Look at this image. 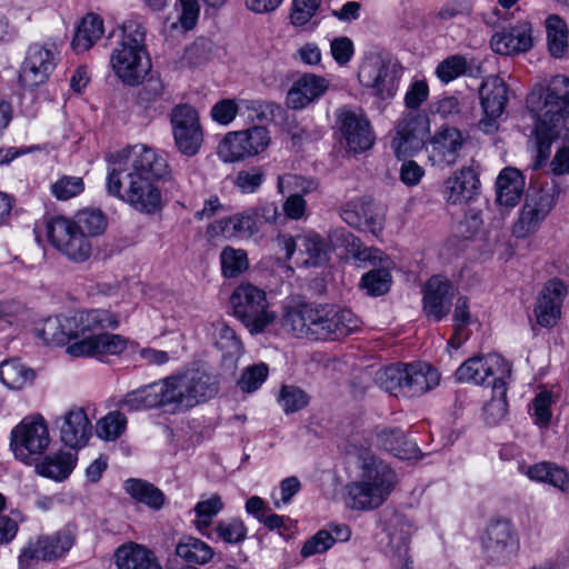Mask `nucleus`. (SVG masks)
<instances>
[{
	"instance_id": "f257e3e1",
	"label": "nucleus",
	"mask_w": 569,
	"mask_h": 569,
	"mask_svg": "<svg viewBox=\"0 0 569 569\" xmlns=\"http://www.w3.org/2000/svg\"><path fill=\"white\" fill-rule=\"evenodd\" d=\"M107 191L134 210L152 213L161 206L156 184L170 177L166 154L147 144L128 146L108 158Z\"/></svg>"
},
{
	"instance_id": "f03ea898",
	"label": "nucleus",
	"mask_w": 569,
	"mask_h": 569,
	"mask_svg": "<svg viewBox=\"0 0 569 569\" xmlns=\"http://www.w3.org/2000/svg\"><path fill=\"white\" fill-rule=\"evenodd\" d=\"M527 108L536 119L533 136L541 164L548 160L556 139L565 133L569 140V78L555 76L546 87H533L527 97Z\"/></svg>"
},
{
	"instance_id": "7ed1b4c3",
	"label": "nucleus",
	"mask_w": 569,
	"mask_h": 569,
	"mask_svg": "<svg viewBox=\"0 0 569 569\" xmlns=\"http://www.w3.org/2000/svg\"><path fill=\"white\" fill-rule=\"evenodd\" d=\"M118 326V316L104 309L79 311L69 316L63 328L73 331L76 341L68 346L67 352L74 357L120 355L127 348V339L120 335L103 332Z\"/></svg>"
},
{
	"instance_id": "20e7f679",
	"label": "nucleus",
	"mask_w": 569,
	"mask_h": 569,
	"mask_svg": "<svg viewBox=\"0 0 569 569\" xmlns=\"http://www.w3.org/2000/svg\"><path fill=\"white\" fill-rule=\"evenodd\" d=\"M396 486V475L380 459L367 456L360 466V477L346 486V503L357 511L380 507Z\"/></svg>"
},
{
	"instance_id": "39448f33",
	"label": "nucleus",
	"mask_w": 569,
	"mask_h": 569,
	"mask_svg": "<svg viewBox=\"0 0 569 569\" xmlns=\"http://www.w3.org/2000/svg\"><path fill=\"white\" fill-rule=\"evenodd\" d=\"M121 34V41L111 52L110 64L123 83L137 86L150 69L146 27L138 18H131L122 23Z\"/></svg>"
},
{
	"instance_id": "423d86ee",
	"label": "nucleus",
	"mask_w": 569,
	"mask_h": 569,
	"mask_svg": "<svg viewBox=\"0 0 569 569\" xmlns=\"http://www.w3.org/2000/svg\"><path fill=\"white\" fill-rule=\"evenodd\" d=\"M121 406L129 411L157 408L171 415L187 412L177 375L128 392L123 397Z\"/></svg>"
},
{
	"instance_id": "0eeeda50",
	"label": "nucleus",
	"mask_w": 569,
	"mask_h": 569,
	"mask_svg": "<svg viewBox=\"0 0 569 569\" xmlns=\"http://www.w3.org/2000/svg\"><path fill=\"white\" fill-rule=\"evenodd\" d=\"M230 302L233 315L252 335L261 333L276 319L269 310L264 290L249 283H240L232 292Z\"/></svg>"
},
{
	"instance_id": "6e6552de",
	"label": "nucleus",
	"mask_w": 569,
	"mask_h": 569,
	"mask_svg": "<svg viewBox=\"0 0 569 569\" xmlns=\"http://www.w3.org/2000/svg\"><path fill=\"white\" fill-rule=\"evenodd\" d=\"M510 375V363L497 353L471 357L461 363L456 371L458 381L477 386L491 385L492 391L500 395L506 393V379Z\"/></svg>"
},
{
	"instance_id": "1a4fd4ad",
	"label": "nucleus",
	"mask_w": 569,
	"mask_h": 569,
	"mask_svg": "<svg viewBox=\"0 0 569 569\" xmlns=\"http://www.w3.org/2000/svg\"><path fill=\"white\" fill-rule=\"evenodd\" d=\"M76 541L74 530L67 526L53 535L37 536L21 548L18 562L20 569H29L40 561H54L63 557Z\"/></svg>"
},
{
	"instance_id": "9d476101",
	"label": "nucleus",
	"mask_w": 569,
	"mask_h": 569,
	"mask_svg": "<svg viewBox=\"0 0 569 569\" xmlns=\"http://www.w3.org/2000/svg\"><path fill=\"white\" fill-rule=\"evenodd\" d=\"M269 130L263 126H253L244 130L228 132L217 148L223 162H236L263 152L270 144Z\"/></svg>"
},
{
	"instance_id": "9b49d317",
	"label": "nucleus",
	"mask_w": 569,
	"mask_h": 569,
	"mask_svg": "<svg viewBox=\"0 0 569 569\" xmlns=\"http://www.w3.org/2000/svg\"><path fill=\"white\" fill-rule=\"evenodd\" d=\"M59 54V46L54 41L30 44L19 72L21 86L34 89L43 84L56 69Z\"/></svg>"
},
{
	"instance_id": "f8f14e48",
	"label": "nucleus",
	"mask_w": 569,
	"mask_h": 569,
	"mask_svg": "<svg viewBox=\"0 0 569 569\" xmlns=\"http://www.w3.org/2000/svg\"><path fill=\"white\" fill-rule=\"evenodd\" d=\"M50 443L46 419L41 415L22 419L11 431L10 446L17 459L28 462L32 456L42 455Z\"/></svg>"
},
{
	"instance_id": "ddd939ff",
	"label": "nucleus",
	"mask_w": 569,
	"mask_h": 569,
	"mask_svg": "<svg viewBox=\"0 0 569 569\" xmlns=\"http://www.w3.org/2000/svg\"><path fill=\"white\" fill-rule=\"evenodd\" d=\"M47 234L51 244L71 261L83 262L91 256L92 246L89 238L64 217L59 216L49 220Z\"/></svg>"
},
{
	"instance_id": "4468645a",
	"label": "nucleus",
	"mask_w": 569,
	"mask_h": 569,
	"mask_svg": "<svg viewBox=\"0 0 569 569\" xmlns=\"http://www.w3.org/2000/svg\"><path fill=\"white\" fill-rule=\"evenodd\" d=\"M400 69L389 60L375 58L366 61L358 73L360 83L382 100L396 96L399 87Z\"/></svg>"
},
{
	"instance_id": "2eb2a0df",
	"label": "nucleus",
	"mask_w": 569,
	"mask_h": 569,
	"mask_svg": "<svg viewBox=\"0 0 569 569\" xmlns=\"http://www.w3.org/2000/svg\"><path fill=\"white\" fill-rule=\"evenodd\" d=\"M186 411L206 402L219 392L218 376L193 368L177 375Z\"/></svg>"
},
{
	"instance_id": "dca6fc26",
	"label": "nucleus",
	"mask_w": 569,
	"mask_h": 569,
	"mask_svg": "<svg viewBox=\"0 0 569 569\" xmlns=\"http://www.w3.org/2000/svg\"><path fill=\"white\" fill-rule=\"evenodd\" d=\"M482 547L489 559L506 562L519 549V538L513 525L507 519H499L488 525L482 537Z\"/></svg>"
},
{
	"instance_id": "f3484780",
	"label": "nucleus",
	"mask_w": 569,
	"mask_h": 569,
	"mask_svg": "<svg viewBox=\"0 0 569 569\" xmlns=\"http://www.w3.org/2000/svg\"><path fill=\"white\" fill-rule=\"evenodd\" d=\"M508 89L503 80L497 76L485 79L480 87V102L483 118L479 121V129L485 133H492L498 129V119L505 111L508 101Z\"/></svg>"
},
{
	"instance_id": "a211bd4d",
	"label": "nucleus",
	"mask_w": 569,
	"mask_h": 569,
	"mask_svg": "<svg viewBox=\"0 0 569 569\" xmlns=\"http://www.w3.org/2000/svg\"><path fill=\"white\" fill-rule=\"evenodd\" d=\"M337 119L350 151L358 153L371 148L375 137L369 121L361 111L340 108Z\"/></svg>"
},
{
	"instance_id": "6ab92c4d",
	"label": "nucleus",
	"mask_w": 569,
	"mask_h": 569,
	"mask_svg": "<svg viewBox=\"0 0 569 569\" xmlns=\"http://www.w3.org/2000/svg\"><path fill=\"white\" fill-rule=\"evenodd\" d=\"M60 440L71 449L83 448L92 435V425L83 408L73 406L56 418Z\"/></svg>"
},
{
	"instance_id": "aec40b11",
	"label": "nucleus",
	"mask_w": 569,
	"mask_h": 569,
	"mask_svg": "<svg viewBox=\"0 0 569 569\" xmlns=\"http://www.w3.org/2000/svg\"><path fill=\"white\" fill-rule=\"evenodd\" d=\"M553 206L555 197L550 189H530L516 226L518 234L526 236L535 231L549 214Z\"/></svg>"
},
{
	"instance_id": "412c9836",
	"label": "nucleus",
	"mask_w": 569,
	"mask_h": 569,
	"mask_svg": "<svg viewBox=\"0 0 569 569\" xmlns=\"http://www.w3.org/2000/svg\"><path fill=\"white\" fill-rule=\"evenodd\" d=\"M429 130L428 119L418 113H407L399 121L391 147L398 157L412 154L421 149Z\"/></svg>"
},
{
	"instance_id": "4be33fe9",
	"label": "nucleus",
	"mask_w": 569,
	"mask_h": 569,
	"mask_svg": "<svg viewBox=\"0 0 569 569\" xmlns=\"http://www.w3.org/2000/svg\"><path fill=\"white\" fill-rule=\"evenodd\" d=\"M466 139L453 127L441 128L430 140L429 159L435 166H453L463 149Z\"/></svg>"
},
{
	"instance_id": "5701e85b",
	"label": "nucleus",
	"mask_w": 569,
	"mask_h": 569,
	"mask_svg": "<svg viewBox=\"0 0 569 569\" xmlns=\"http://www.w3.org/2000/svg\"><path fill=\"white\" fill-rule=\"evenodd\" d=\"M453 296L452 284L447 278L431 277L423 289V312L429 319L442 320L450 312Z\"/></svg>"
},
{
	"instance_id": "b1692460",
	"label": "nucleus",
	"mask_w": 569,
	"mask_h": 569,
	"mask_svg": "<svg viewBox=\"0 0 569 569\" xmlns=\"http://www.w3.org/2000/svg\"><path fill=\"white\" fill-rule=\"evenodd\" d=\"M532 46V26L528 21H520L509 29L498 31L490 39L491 49L503 56L527 52Z\"/></svg>"
},
{
	"instance_id": "393cba45",
	"label": "nucleus",
	"mask_w": 569,
	"mask_h": 569,
	"mask_svg": "<svg viewBox=\"0 0 569 569\" xmlns=\"http://www.w3.org/2000/svg\"><path fill=\"white\" fill-rule=\"evenodd\" d=\"M329 89V81L315 73H305L299 77L287 93V106L293 110H301L318 101Z\"/></svg>"
},
{
	"instance_id": "a878e982",
	"label": "nucleus",
	"mask_w": 569,
	"mask_h": 569,
	"mask_svg": "<svg viewBox=\"0 0 569 569\" xmlns=\"http://www.w3.org/2000/svg\"><path fill=\"white\" fill-rule=\"evenodd\" d=\"M479 187L480 180L475 169L463 167L445 181L443 197L451 204L467 203L478 193Z\"/></svg>"
},
{
	"instance_id": "bb28decb",
	"label": "nucleus",
	"mask_w": 569,
	"mask_h": 569,
	"mask_svg": "<svg viewBox=\"0 0 569 569\" xmlns=\"http://www.w3.org/2000/svg\"><path fill=\"white\" fill-rule=\"evenodd\" d=\"M313 316H317V306L290 301L283 306L281 327L297 338L311 339Z\"/></svg>"
},
{
	"instance_id": "cd10ccee",
	"label": "nucleus",
	"mask_w": 569,
	"mask_h": 569,
	"mask_svg": "<svg viewBox=\"0 0 569 569\" xmlns=\"http://www.w3.org/2000/svg\"><path fill=\"white\" fill-rule=\"evenodd\" d=\"M565 286L559 280H550L540 291L535 313L542 327H552L560 317V303Z\"/></svg>"
},
{
	"instance_id": "c85d7f7f",
	"label": "nucleus",
	"mask_w": 569,
	"mask_h": 569,
	"mask_svg": "<svg viewBox=\"0 0 569 569\" xmlns=\"http://www.w3.org/2000/svg\"><path fill=\"white\" fill-rule=\"evenodd\" d=\"M440 375L437 369L425 362L406 365L405 393L411 397L421 396L439 385Z\"/></svg>"
},
{
	"instance_id": "c756f323",
	"label": "nucleus",
	"mask_w": 569,
	"mask_h": 569,
	"mask_svg": "<svg viewBox=\"0 0 569 569\" xmlns=\"http://www.w3.org/2000/svg\"><path fill=\"white\" fill-rule=\"evenodd\" d=\"M298 260L306 267H320L330 259L331 247L329 242L318 233L309 232L298 236Z\"/></svg>"
},
{
	"instance_id": "7c9ffc66",
	"label": "nucleus",
	"mask_w": 569,
	"mask_h": 569,
	"mask_svg": "<svg viewBox=\"0 0 569 569\" xmlns=\"http://www.w3.org/2000/svg\"><path fill=\"white\" fill-rule=\"evenodd\" d=\"M525 178L516 168H505L496 181L497 201L505 207H515L523 192Z\"/></svg>"
},
{
	"instance_id": "2f4dec72",
	"label": "nucleus",
	"mask_w": 569,
	"mask_h": 569,
	"mask_svg": "<svg viewBox=\"0 0 569 569\" xmlns=\"http://www.w3.org/2000/svg\"><path fill=\"white\" fill-rule=\"evenodd\" d=\"M116 565L118 569H162L150 550L134 543L123 545L117 549Z\"/></svg>"
},
{
	"instance_id": "473e14b6",
	"label": "nucleus",
	"mask_w": 569,
	"mask_h": 569,
	"mask_svg": "<svg viewBox=\"0 0 569 569\" xmlns=\"http://www.w3.org/2000/svg\"><path fill=\"white\" fill-rule=\"evenodd\" d=\"M412 532L413 526L407 518L401 515H393L387 527L389 552L407 560Z\"/></svg>"
},
{
	"instance_id": "72a5a7b5",
	"label": "nucleus",
	"mask_w": 569,
	"mask_h": 569,
	"mask_svg": "<svg viewBox=\"0 0 569 569\" xmlns=\"http://www.w3.org/2000/svg\"><path fill=\"white\" fill-rule=\"evenodd\" d=\"M257 212L249 209L244 212L237 213L227 219H221L209 227L212 234L221 233L226 237H234L241 234L251 236L257 231Z\"/></svg>"
},
{
	"instance_id": "f704fd0d",
	"label": "nucleus",
	"mask_w": 569,
	"mask_h": 569,
	"mask_svg": "<svg viewBox=\"0 0 569 569\" xmlns=\"http://www.w3.org/2000/svg\"><path fill=\"white\" fill-rule=\"evenodd\" d=\"M529 479L548 482L562 492L569 493V475L566 469L552 462H539L529 467H521Z\"/></svg>"
},
{
	"instance_id": "c9c22d12",
	"label": "nucleus",
	"mask_w": 569,
	"mask_h": 569,
	"mask_svg": "<svg viewBox=\"0 0 569 569\" xmlns=\"http://www.w3.org/2000/svg\"><path fill=\"white\" fill-rule=\"evenodd\" d=\"M103 20L94 13L87 14L76 30L71 42L77 53L88 51L103 34Z\"/></svg>"
},
{
	"instance_id": "e433bc0d",
	"label": "nucleus",
	"mask_w": 569,
	"mask_h": 569,
	"mask_svg": "<svg viewBox=\"0 0 569 569\" xmlns=\"http://www.w3.org/2000/svg\"><path fill=\"white\" fill-rule=\"evenodd\" d=\"M77 456L71 452L58 451L47 456L39 465L37 471L39 475L53 479H66L74 468Z\"/></svg>"
},
{
	"instance_id": "4c0bfd02",
	"label": "nucleus",
	"mask_w": 569,
	"mask_h": 569,
	"mask_svg": "<svg viewBox=\"0 0 569 569\" xmlns=\"http://www.w3.org/2000/svg\"><path fill=\"white\" fill-rule=\"evenodd\" d=\"M545 27L550 54L557 59L562 58L568 50L569 29L566 21L557 14H550Z\"/></svg>"
},
{
	"instance_id": "58836bf2",
	"label": "nucleus",
	"mask_w": 569,
	"mask_h": 569,
	"mask_svg": "<svg viewBox=\"0 0 569 569\" xmlns=\"http://www.w3.org/2000/svg\"><path fill=\"white\" fill-rule=\"evenodd\" d=\"M124 490L132 499L154 510H159L164 503L162 491L148 481L128 479L124 481Z\"/></svg>"
},
{
	"instance_id": "ea45409f",
	"label": "nucleus",
	"mask_w": 569,
	"mask_h": 569,
	"mask_svg": "<svg viewBox=\"0 0 569 569\" xmlns=\"http://www.w3.org/2000/svg\"><path fill=\"white\" fill-rule=\"evenodd\" d=\"M378 439L387 451L400 459H409L417 451L416 443L407 440L399 428L381 430L378 433Z\"/></svg>"
},
{
	"instance_id": "a19ab883",
	"label": "nucleus",
	"mask_w": 569,
	"mask_h": 569,
	"mask_svg": "<svg viewBox=\"0 0 569 569\" xmlns=\"http://www.w3.org/2000/svg\"><path fill=\"white\" fill-rule=\"evenodd\" d=\"M33 378V371L17 359L4 360L0 363V380L9 389H21Z\"/></svg>"
},
{
	"instance_id": "79ce46f5",
	"label": "nucleus",
	"mask_w": 569,
	"mask_h": 569,
	"mask_svg": "<svg viewBox=\"0 0 569 569\" xmlns=\"http://www.w3.org/2000/svg\"><path fill=\"white\" fill-rule=\"evenodd\" d=\"M176 555L188 562L203 565L213 557V550L194 537H183L176 547Z\"/></svg>"
},
{
	"instance_id": "37998d69",
	"label": "nucleus",
	"mask_w": 569,
	"mask_h": 569,
	"mask_svg": "<svg viewBox=\"0 0 569 569\" xmlns=\"http://www.w3.org/2000/svg\"><path fill=\"white\" fill-rule=\"evenodd\" d=\"M212 327L216 346L226 357H238L242 353V343L231 327L224 321H217Z\"/></svg>"
},
{
	"instance_id": "c03bdc74",
	"label": "nucleus",
	"mask_w": 569,
	"mask_h": 569,
	"mask_svg": "<svg viewBox=\"0 0 569 569\" xmlns=\"http://www.w3.org/2000/svg\"><path fill=\"white\" fill-rule=\"evenodd\" d=\"M392 278L389 271V261L380 268H373L365 273L360 284L368 295L378 297L387 293L391 287Z\"/></svg>"
},
{
	"instance_id": "a18cd8bd",
	"label": "nucleus",
	"mask_w": 569,
	"mask_h": 569,
	"mask_svg": "<svg viewBox=\"0 0 569 569\" xmlns=\"http://www.w3.org/2000/svg\"><path fill=\"white\" fill-rule=\"evenodd\" d=\"M71 222L88 238L102 233L107 228V219L102 211L98 209L81 210Z\"/></svg>"
},
{
	"instance_id": "49530a36",
	"label": "nucleus",
	"mask_w": 569,
	"mask_h": 569,
	"mask_svg": "<svg viewBox=\"0 0 569 569\" xmlns=\"http://www.w3.org/2000/svg\"><path fill=\"white\" fill-rule=\"evenodd\" d=\"M127 427V417L124 413L114 410L107 413L96 423V433L98 438L106 441H114L122 436Z\"/></svg>"
},
{
	"instance_id": "de8ad7c7",
	"label": "nucleus",
	"mask_w": 569,
	"mask_h": 569,
	"mask_svg": "<svg viewBox=\"0 0 569 569\" xmlns=\"http://www.w3.org/2000/svg\"><path fill=\"white\" fill-rule=\"evenodd\" d=\"M333 307L317 306V316H313L311 327L313 340H337Z\"/></svg>"
},
{
	"instance_id": "09e8293b",
	"label": "nucleus",
	"mask_w": 569,
	"mask_h": 569,
	"mask_svg": "<svg viewBox=\"0 0 569 569\" xmlns=\"http://www.w3.org/2000/svg\"><path fill=\"white\" fill-rule=\"evenodd\" d=\"M222 274L233 278L246 271L249 267L248 257L244 250L226 247L220 253Z\"/></svg>"
},
{
	"instance_id": "8fccbe9b",
	"label": "nucleus",
	"mask_w": 569,
	"mask_h": 569,
	"mask_svg": "<svg viewBox=\"0 0 569 569\" xmlns=\"http://www.w3.org/2000/svg\"><path fill=\"white\" fill-rule=\"evenodd\" d=\"M406 365L388 366L377 373V382L387 392L398 395L405 393Z\"/></svg>"
},
{
	"instance_id": "3c124183",
	"label": "nucleus",
	"mask_w": 569,
	"mask_h": 569,
	"mask_svg": "<svg viewBox=\"0 0 569 569\" xmlns=\"http://www.w3.org/2000/svg\"><path fill=\"white\" fill-rule=\"evenodd\" d=\"M223 509V502L219 495L214 493L208 499L200 500L194 506L197 519L194 520L196 528L203 532L212 521V518Z\"/></svg>"
},
{
	"instance_id": "603ef678",
	"label": "nucleus",
	"mask_w": 569,
	"mask_h": 569,
	"mask_svg": "<svg viewBox=\"0 0 569 569\" xmlns=\"http://www.w3.org/2000/svg\"><path fill=\"white\" fill-rule=\"evenodd\" d=\"M172 134L178 151L187 157L196 156L203 142L202 128L174 131Z\"/></svg>"
},
{
	"instance_id": "864d4df0",
	"label": "nucleus",
	"mask_w": 569,
	"mask_h": 569,
	"mask_svg": "<svg viewBox=\"0 0 569 569\" xmlns=\"http://www.w3.org/2000/svg\"><path fill=\"white\" fill-rule=\"evenodd\" d=\"M269 375V367L264 362L248 366L243 369L237 386L243 392H254L266 381Z\"/></svg>"
},
{
	"instance_id": "5fc2aeb1",
	"label": "nucleus",
	"mask_w": 569,
	"mask_h": 569,
	"mask_svg": "<svg viewBox=\"0 0 569 569\" xmlns=\"http://www.w3.org/2000/svg\"><path fill=\"white\" fill-rule=\"evenodd\" d=\"M266 178L261 167H250L237 172L233 184L241 193H254L262 186Z\"/></svg>"
},
{
	"instance_id": "6e6d98bb",
	"label": "nucleus",
	"mask_w": 569,
	"mask_h": 569,
	"mask_svg": "<svg viewBox=\"0 0 569 569\" xmlns=\"http://www.w3.org/2000/svg\"><path fill=\"white\" fill-rule=\"evenodd\" d=\"M172 132L201 128L198 111L190 104H178L171 113Z\"/></svg>"
},
{
	"instance_id": "4d7b16f0",
	"label": "nucleus",
	"mask_w": 569,
	"mask_h": 569,
	"mask_svg": "<svg viewBox=\"0 0 569 569\" xmlns=\"http://www.w3.org/2000/svg\"><path fill=\"white\" fill-rule=\"evenodd\" d=\"M278 401L286 413L303 409L309 403V396L296 386H283Z\"/></svg>"
},
{
	"instance_id": "13d9d810",
	"label": "nucleus",
	"mask_w": 569,
	"mask_h": 569,
	"mask_svg": "<svg viewBox=\"0 0 569 569\" xmlns=\"http://www.w3.org/2000/svg\"><path fill=\"white\" fill-rule=\"evenodd\" d=\"M67 316H58L49 318L42 328L43 338L48 342L56 345H64L66 342L74 339L72 330H66L64 321L68 320Z\"/></svg>"
},
{
	"instance_id": "bf43d9fd",
	"label": "nucleus",
	"mask_w": 569,
	"mask_h": 569,
	"mask_svg": "<svg viewBox=\"0 0 569 569\" xmlns=\"http://www.w3.org/2000/svg\"><path fill=\"white\" fill-rule=\"evenodd\" d=\"M84 183L80 177L63 176L51 186V192L58 200H69L80 194Z\"/></svg>"
},
{
	"instance_id": "052dcab7",
	"label": "nucleus",
	"mask_w": 569,
	"mask_h": 569,
	"mask_svg": "<svg viewBox=\"0 0 569 569\" xmlns=\"http://www.w3.org/2000/svg\"><path fill=\"white\" fill-rule=\"evenodd\" d=\"M346 241L351 246L352 257L360 262H370L371 264H382L388 262V258L379 249L363 247L353 236H348Z\"/></svg>"
},
{
	"instance_id": "680f3d73",
	"label": "nucleus",
	"mask_w": 569,
	"mask_h": 569,
	"mask_svg": "<svg viewBox=\"0 0 569 569\" xmlns=\"http://www.w3.org/2000/svg\"><path fill=\"white\" fill-rule=\"evenodd\" d=\"M335 545V538L327 530H319L316 535L309 538L302 546L300 555L303 558H309L317 553H323Z\"/></svg>"
},
{
	"instance_id": "e2e57ef3",
	"label": "nucleus",
	"mask_w": 569,
	"mask_h": 569,
	"mask_svg": "<svg viewBox=\"0 0 569 569\" xmlns=\"http://www.w3.org/2000/svg\"><path fill=\"white\" fill-rule=\"evenodd\" d=\"M216 532L228 543H238L246 539L247 530L240 519H229L218 522Z\"/></svg>"
},
{
	"instance_id": "0e129e2a",
	"label": "nucleus",
	"mask_w": 569,
	"mask_h": 569,
	"mask_svg": "<svg viewBox=\"0 0 569 569\" xmlns=\"http://www.w3.org/2000/svg\"><path fill=\"white\" fill-rule=\"evenodd\" d=\"M467 61L461 56H451L437 67V76L443 82H450L466 71Z\"/></svg>"
},
{
	"instance_id": "69168bd1",
	"label": "nucleus",
	"mask_w": 569,
	"mask_h": 569,
	"mask_svg": "<svg viewBox=\"0 0 569 569\" xmlns=\"http://www.w3.org/2000/svg\"><path fill=\"white\" fill-rule=\"evenodd\" d=\"M321 0H293V9L290 14L295 26H305L316 14Z\"/></svg>"
},
{
	"instance_id": "338daca9",
	"label": "nucleus",
	"mask_w": 569,
	"mask_h": 569,
	"mask_svg": "<svg viewBox=\"0 0 569 569\" xmlns=\"http://www.w3.org/2000/svg\"><path fill=\"white\" fill-rule=\"evenodd\" d=\"M278 189L281 193L284 192V189H293L295 193L306 194L317 189V182L300 176L286 174L279 177Z\"/></svg>"
},
{
	"instance_id": "774afa93",
	"label": "nucleus",
	"mask_w": 569,
	"mask_h": 569,
	"mask_svg": "<svg viewBox=\"0 0 569 569\" xmlns=\"http://www.w3.org/2000/svg\"><path fill=\"white\" fill-rule=\"evenodd\" d=\"M239 111L238 103L233 99H222L216 102L210 111L211 118L222 126L230 124Z\"/></svg>"
}]
</instances>
